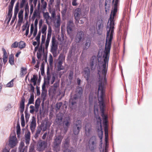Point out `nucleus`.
<instances>
[{
	"label": "nucleus",
	"instance_id": "f257e3e1",
	"mask_svg": "<svg viewBox=\"0 0 152 152\" xmlns=\"http://www.w3.org/2000/svg\"><path fill=\"white\" fill-rule=\"evenodd\" d=\"M111 47V46H105L104 49L103 51L104 62L101 69V72L104 77L103 82V78L102 77H101L99 74L100 71L99 70H98V74L99 75V78L98 81V93L100 94L101 101L99 102V104L102 113H104V109L105 107L103 98L104 96L105 93L104 86L106 84L107 82L106 75Z\"/></svg>",
	"mask_w": 152,
	"mask_h": 152
},
{
	"label": "nucleus",
	"instance_id": "f03ea898",
	"mask_svg": "<svg viewBox=\"0 0 152 152\" xmlns=\"http://www.w3.org/2000/svg\"><path fill=\"white\" fill-rule=\"evenodd\" d=\"M63 138V137L60 134L54 137L53 147L54 150L56 152L59 150L60 145Z\"/></svg>",
	"mask_w": 152,
	"mask_h": 152
},
{
	"label": "nucleus",
	"instance_id": "7ed1b4c3",
	"mask_svg": "<svg viewBox=\"0 0 152 152\" xmlns=\"http://www.w3.org/2000/svg\"><path fill=\"white\" fill-rule=\"evenodd\" d=\"M83 89L81 87H78L76 91V94L72 97L71 96L70 99V102L72 105H74L76 103V100L81 97L82 94Z\"/></svg>",
	"mask_w": 152,
	"mask_h": 152
},
{
	"label": "nucleus",
	"instance_id": "20e7f679",
	"mask_svg": "<svg viewBox=\"0 0 152 152\" xmlns=\"http://www.w3.org/2000/svg\"><path fill=\"white\" fill-rule=\"evenodd\" d=\"M47 76L45 79L46 83L48 84H49L50 83L51 84H53L55 80L56 76L53 74L52 75L50 74L49 69L47 70Z\"/></svg>",
	"mask_w": 152,
	"mask_h": 152
},
{
	"label": "nucleus",
	"instance_id": "39448f33",
	"mask_svg": "<svg viewBox=\"0 0 152 152\" xmlns=\"http://www.w3.org/2000/svg\"><path fill=\"white\" fill-rule=\"evenodd\" d=\"M81 10L79 8H77L74 12V16L76 23H79L80 19L81 17Z\"/></svg>",
	"mask_w": 152,
	"mask_h": 152
},
{
	"label": "nucleus",
	"instance_id": "423d86ee",
	"mask_svg": "<svg viewBox=\"0 0 152 152\" xmlns=\"http://www.w3.org/2000/svg\"><path fill=\"white\" fill-rule=\"evenodd\" d=\"M62 124L64 129L66 132L71 124L69 117H65L63 120Z\"/></svg>",
	"mask_w": 152,
	"mask_h": 152
},
{
	"label": "nucleus",
	"instance_id": "0eeeda50",
	"mask_svg": "<svg viewBox=\"0 0 152 152\" xmlns=\"http://www.w3.org/2000/svg\"><path fill=\"white\" fill-rule=\"evenodd\" d=\"M85 135L87 137L90 136L92 133L91 125L89 123L86 124L85 126Z\"/></svg>",
	"mask_w": 152,
	"mask_h": 152
},
{
	"label": "nucleus",
	"instance_id": "6e6552de",
	"mask_svg": "<svg viewBox=\"0 0 152 152\" xmlns=\"http://www.w3.org/2000/svg\"><path fill=\"white\" fill-rule=\"evenodd\" d=\"M98 60V59L95 56H92L91 58L90 61V66L91 70H93L95 68Z\"/></svg>",
	"mask_w": 152,
	"mask_h": 152
},
{
	"label": "nucleus",
	"instance_id": "1a4fd4ad",
	"mask_svg": "<svg viewBox=\"0 0 152 152\" xmlns=\"http://www.w3.org/2000/svg\"><path fill=\"white\" fill-rule=\"evenodd\" d=\"M52 28L50 27H49L48 30V32L46 40L45 43V49H47L49 45L50 39L51 37L52 33Z\"/></svg>",
	"mask_w": 152,
	"mask_h": 152
},
{
	"label": "nucleus",
	"instance_id": "9d476101",
	"mask_svg": "<svg viewBox=\"0 0 152 152\" xmlns=\"http://www.w3.org/2000/svg\"><path fill=\"white\" fill-rule=\"evenodd\" d=\"M47 142L45 141L41 140L39 141L38 144V149L39 151H43L47 147Z\"/></svg>",
	"mask_w": 152,
	"mask_h": 152
},
{
	"label": "nucleus",
	"instance_id": "9b49d317",
	"mask_svg": "<svg viewBox=\"0 0 152 152\" xmlns=\"http://www.w3.org/2000/svg\"><path fill=\"white\" fill-rule=\"evenodd\" d=\"M17 143V140L15 135H13L9 139V145L11 148H12L16 146Z\"/></svg>",
	"mask_w": 152,
	"mask_h": 152
},
{
	"label": "nucleus",
	"instance_id": "f8f14e48",
	"mask_svg": "<svg viewBox=\"0 0 152 152\" xmlns=\"http://www.w3.org/2000/svg\"><path fill=\"white\" fill-rule=\"evenodd\" d=\"M83 74L86 80L87 81L89 80L90 77V71L88 67H86L84 68Z\"/></svg>",
	"mask_w": 152,
	"mask_h": 152
},
{
	"label": "nucleus",
	"instance_id": "ddd939ff",
	"mask_svg": "<svg viewBox=\"0 0 152 152\" xmlns=\"http://www.w3.org/2000/svg\"><path fill=\"white\" fill-rule=\"evenodd\" d=\"M36 126V118L33 116L30 124V128L32 133L34 132Z\"/></svg>",
	"mask_w": 152,
	"mask_h": 152
},
{
	"label": "nucleus",
	"instance_id": "4468645a",
	"mask_svg": "<svg viewBox=\"0 0 152 152\" xmlns=\"http://www.w3.org/2000/svg\"><path fill=\"white\" fill-rule=\"evenodd\" d=\"M84 33L82 31H79L77 33L75 38V40L77 42H80L82 39L84 35Z\"/></svg>",
	"mask_w": 152,
	"mask_h": 152
},
{
	"label": "nucleus",
	"instance_id": "2eb2a0df",
	"mask_svg": "<svg viewBox=\"0 0 152 152\" xmlns=\"http://www.w3.org/2000/svg\"><path fill=\"white\" fill-rule=\"evenodd\" d=\"M96 141L95 137L92 136L90 138L89 141V148L91 151H93L94 149L95 142Z\"/></svg>",
	"mask_w": 152,
	"mask_h": 152
},
{
	"label": "nucleus",
	"instance_id": "dca6fc26",
	"mask_svg": "<svg viewBox=\"0 0 152 152\" xmlns=\"http://www.w3.org/2000/svg\"><path fill=\"white\" fill-rule=\"evenodd\" d=\"M74 26L73 21L72 20H70L67 23V31L68 34H70Z\"/></svg>",
	"mask_w": 152,
	"mask_h": 152
},
{
	"label": "nucleus",
	"instance_id": "f3484780",
	"mask_svg": "<svg viewBox=\"0 0 152 152\" xmlns=\"http://www.w3.org/2000/svg\"><path fill=\"white\" fill-rule=\"evenodd\" d=\"M58 49L57 44H52L51 46L50 51L54 57L57 55V50Z\"/></svg>",
	"mask_w": 152,
	"mask_h": 152
},
{
	"label": "nucleus",
	"instance_id": "a211bd4d",
	"mask_svg": "<svg viewBox=\"0 0 152 152\" xmlns=\"http://www.w3.org/2000/svg\"><path fill=\"white\" fill-rule=\"evenodd\" d=\"M25 101V99L24 97H23L21 98V100L20 103V113H22L24 111Z\"/></svg>",
	"mask_w": 152,
	"mask_h": 152
},
{
	"label": "nucleus",
	"instance_id": "6ab92c4d",
	"mask_svg": "<svg viewBox=\"0 0 152 152\" xmlns=\"http://www.w3.org/2000/svg\"><path fill=\"white\" fill-rule=\"evenodd\" d=\"M24 146V143L23 142H21L18 148L19 152H27V148Z\"/></svg>",
	"mask_w": 152,
	"mask_h": 152
},
{
	"label": "nucleus",
	"instance_id": "aec40b11",
	"mask_svg": "<svg viewBox=\"0 0 152 152\" xmlns=\"http://www.w3.org/2000/svg\"><path fill=\"white\" fill-rule=\"evenodd\" d=\"M24 10L23 9H21L19 11L18 14V23H21L23 20V12Z\"/></svg>",
	"mask_w": 152,
	"mask_h": 152
},
{
	"label": "nucleus",
	"instance_id": "412c9836",
	"mask_svg": "<svg viewBox=\"0 0 152 152\" xmlns=\"http://www.w3.org/2000/svg\"><path fill=\"white\" fill-rule=\"evenodd\" d=\"M63 118V114H58L56 116V121L58 124H60L62 121Z\"/></svg>",
	"mask_w": 152,
	"mask_h": 152
},
{
	"label": "nucleus",
	"instance_id": "4be33fe9",
	"mask_svg": "<svg viewBox=\"0 0 152 152\" xmlns=\"http://www.w3.org/2000/svg\"><path fill=\"white\" fill-rule=\"evenodd\" d=\"M41 102L39 99L38 98L36 101L35 104V111L38 112Z\"/></svg>",
	"mask_w": 152,
	"mask_h": 152
},
{
	"label": "nucleus",
	"instance_id": "5701e85b",
	"mask_svg": "<svg viewBox=\"0 0 152 152\" xmlns=\"http://www.w3.org/2000/svg\"><path fill=\"white\" fill-rule=\"evenodd\" d=\"M63 61L62 60H60L58 62L57 65V69L58 71L64 69V68L62 65Z\"/></svg>",
	"mask_w": 152,
	"mask_h": 152
},
{
	"label": "nucleus",
	"instance_id": "b1692460",
	"mask_svg": "<svg viewBox=\"0 0 152 152\" xmlns=\"http://www.w3.org/2000/svg\"><path fill=\"white\" fill-rule=\"evenodd\" d=\"M30 132H28L25 134V142L26 144H28L30 139Z\"/></svg>",
	"mask_w": 152,
	"mask_h": 152
},
{
	"label": "nucleus",
	"instance_id": "393cba45",
	"mask_svg": "<svg viewBox=\"0 0 152 152\" xmlns=\"http://www.w3.org/2000/svg\"><path fill=\"white\" fill-rule=\"evenodd\" d=\"M59 80L56 81L53 85L51 86L53 90L55 91L57 90V88L59 86Z\"/></svg>",
	"mask_w": 152,
	"mask_h": 152
},
{
	"label": "nucleus",
	"instance_id": "a878e982",
	"mask_svg": "<svg viewBox=\"0 0 152 152\" xmlns=\"http://www.w3.org/2000/svg\"><path fill=\"white\" fill-rule=\"evenodd\" d=\"M42 130V129L41 128V127L38 126L37 127L36 133L34 136V137L35 138L37 139L38 137Z\"/></svg>",
	"mask_w": 152,
	"mask_h": 152
},
{
	"label": "nucleus",
	"instance_id": "bb28decb",
	"mask_svg": "<svg viewBox=\"0 0 152 152\" xmlns=\"http://www.w3.org/2000/svg\"><path fill=\"white\" fill-rule=\"evenodd\" d=\"M9 62L11 65L14 64V56L13 54H11L9 58Z\"/></svg>",
	"mask_w": 152,
	"mask_h": 152
},
{
	"label": "nucleus",
	"instance_id": "cd10ccee",
	"mask_svg": "<svg viewBox=\"0 0 152 152\" xmlns=\"http://www.w3.org/2000/svg\"><path fill=\"white\" fill-rule=\"evenodd\" d=\"M26 44L25 42L23 41H20L18 42V47L19 48L22 49L25 47Z\"/></svg>",
	"mask_w": 152,
	"mask_h": 152
},
{
	"label": "nucleus",
	"instance_id": "c85d7f7f",
	"mask_svg": "<svg viewBox=\"0 0 152 152\" xmlns=\"http://www.w3.org/2000/svg\"><path fill=\"white\" fill-rule=\"evenodd\" d=\"M81 128V127L77 126V127H74L73 129V132L74 134L76 135H77L79 133L80 129Z\"/></svg>",
	"mask_w": 152,
	"mask_h": 152
},
{
	"label": "nucleus",
	"instance_id": "c756f323",
	"mask_svg": "<svg viewBox=\"0 0 152 152\" xmlns=\"http://www.w3.org/2000/svg\"><path fill=\"white\" fill-rule=\"evenodd\" d=\"M43 15L45 19L46 22L48 23V20L49 19L50 17L49 13L48 12H46L45 13L43 12Z\"/></svg>",
	"mask_w": 152,
	"mask_h": 152
},
{
	"label": "nucleus",
	"instance_id": "7c9ffc66",
	"mask_svg": "<svg viewBox=\"0 0 152 152\" xmlns=\"http://www.w3.org/2000/svg\"><path fill=\"white\" fill-rule=\"evenodd\" d=\"M40 127H41V128L42 129V130L44 132L45 131L48 127V123L47 122L45 125L44 124H41Z\"/></svg>",
	"mask_w": 152,
	"mask_h": 152
},
{
	"label": "nucleus",
	"instance_id": "2f4dec72",
	"mask_svg": "<svg viewBox=\"0 0 152 152\" xmlns=\"http://www.w3.org/2000/svg\"><path fill=\"white\" fill-rule=\"evenodd\" d=\"M47 26L46 25H44L41 29V32L44 35H46Z\"/></svg>",
	"mask_w": 152,
	"mask_h": 152
},
{
	"label": "nucleus",
	"instance_id": "473e14b6",
	"mask_svg": "<svg viewBox=\"0 0 152 152\" xmlns=\"http://www.w3.org/2000/svg\"><path fill=\"white\" fill-rule=\"evenodd\" d=\"M34 17L36 16L37 18H40V14L39 10H35L34 11L33 14Z\"/></svg>",
	"mask_w": 152,
	"mask_h": 152
},
{
	"label": "nucleus",
	"instance_id": "72a5a7b5",
	"mask_svg": "<svg viewBox=\"0 0 152 152\" xmlns=\"http://www.w3.org/2000/svg\"><path fill=\"white\" fill-rule=\"evenodd\" d=\"M16 129L17 134L18 135V137H19L20 135L21 132L19 124H17Z\"/></svg>",
	"mask_w": 152,
	"mask_h": 152
},
{
	"label": "nucleus",
	"instance_id": "f704fd0d",
	"mask_svg": "<svg viewBox=\"0 0 152 152\" xmlns=\"http://www.w3.org/2000/svg\"><path fill=\"white\" fill-rule=\"evenodd\" d=\"M29 24L28 21H26L25 25H24L22 26V31H24L28 28H29Z\"/></svg>",
	"mask_w": 152,
	"mask_h": 152
},
{
	"label": "nucleus",
	"instance_id": "c9c22d12",
	"mask_svg": "<svg viewBox=\"0 0 152 152\" xmlns=\"http://www.w3.org/2000/svg\"><path fill=\"white\" fill-rule=\"evenodd\" d=\"M91 43V42L90 40L87 41L86 42L85 44L84 49H88Z\"/></svg>",
	"mask_w": 152,
	"mask_h": 152
},
{
	"label": "nucleus",
	"instance_id": "e433bc0d",
	"mask_svg": "<svg viewBox=\"0 0 152 152\" xmlns=\"http://www.w3.org/2000/svg\"><path fill=\"white\" fill-rule=\"evenodd\" d=\"M25 113L26 121L28 122L30 117V114L27 112V109L25 110Z\"/></svg>",
	"mask_w": 152,
	"mask_h": 152
},
{
	"label": "nucleus",
	"instance_id": "4c0bfd02",
	"mask_svg": "<svg viewBox=\"0 0 152 152\" xmlns=\"http://www.w3.org/2000/svg\"><path fill=\"white\" fill-rule=\"evenodd\" d=\"M34 95L33 94H31L30 98L29 99V104H33L34 102Z\"/></svg>",
	"mask_w": 152,
	"mask_h": 152
},
{
	"label": "nucleus",
	"instance_id": "58836bf2",
	"mask_svg": "<svg viewBox=\"0 0 152 152\" xmlns=\"http://www.w3.org/2000/svg\"><path fill=\"white\" fill-rule=\"evenodd\" d=\"M26 0H22L20 4V8H22L23 7L24 5L25 6L26 3Z\"/></svg>",
	"mask_w": 152,
	"mask_h": 152
},
{
	"label": "nucleus",
	"instance_id": "ea45409f",
	"mask_svg": "<svg viewBox=\"0 0 152 152\" xmlns=\"http://www.w3.org/2000/svg\"><path fill=\"white\" fill-rule=\"evenodd\" d=\"M101 116L103 118V121H107V115H105L104 113H102Z\"/></svg>",
	"mask_w": 152,
	"mask_h": 152
},
{
	"label": "nucleus",
	"instance_id": "a19ab883",
	"mask_svg": "<svg viewBox=\"0 0 152 152\" xmlns=\"http://www.w3.org/2000/svg\"><path fill=\"white\" fill-rule=\"evenodd\" d=\"M47 92V91H42L41 96L44 101L45 100V99Z\"/></svg>",
	"mask_w": 152,
	"mask_h": 152
},
{
	"label": "nucleus",
	"instance_id": "79ce46f5",
	"mask_svg": "<svg viewBox=\"0 0 152 152\" xmlns=\"http://www.w3.org/2000/svg\"><path fill=\"white\" fill-rule=\"evenodd\" d=\"M13 7H8V11L7 14L8 16H10L12 15V10Z\"/></svg>",
	"mask_w": 152,
	"mask_h": 152
},
{
	"label": "nucleus",
	"instance_id": "37998d69",
	"mask_svg": "<svg viewBox=\"0 0 152 152\" xmlns=\"http://www.w3.org/2000/svg\"><path fill=\"white\" fill-rule=\"evenodd\" d=\"M2 50L3 51V58H8V55L5 49L2 48Z\"/></svg>",
	"mask_w": 152,
	"mask_h": 152
},
{
	"label": "nucleus",
	"instance_id": "c03bdc74",
	"mask_svg": "<svg viewBox=\"0 0 152 152\" xmlns=\"http://www.w3.org/2000/svg\"><path fill=\"white\" fill-rule=\"evenodd\" d=\"M49 12L51 14V16L53 18H55L56 16V11L55 10H49Z\"/></svg>",
	"mask_w": 152,
	"mask_h": 152
},
{
	"label": "nucleus",
	"instance_id": "a18cd8bd",
	"mask_svg": "<svg viewBox=\"0 0 152 152\" xmlns=\"http://www.w3.org/2000/svg\"><path fill=\"white\" fill-rule=\"evenodd\" d=\"M41 8L43 10H45L47 6V3L46 1L41 2Z\"/></svg>",
	"mask_w": 152,
	"mask_h": 152
},
{
	"label": "nucleus",
	"instance_id": "49530a36",
	"mask_svg": "<svg viewBox=\"0 0 152 152\" xmlns=\"http://www.w3.org/2000/svg\"><path fill=\"white\" fill-rule=\"evenodd\" d=\"M62 104V102H58L56 104V110H59Z\"/></svg>",
	"mask_w": 152,
	"mask_h": 152
},
{
	"label": "nucleus",
	"instance_id": "de8ad7c7",
	"mask_svg": "<svg viewBox=\"0 0 152 152\" xmlns=\"http://www.w3.org/2000/svg\"><path fill=\"white\" fill-rule=\"evenodd\" d=\"M13 80H12L10 82H9L6 85L7 87H12L13 86Z\"/></svg>",
	"mask_w": 152,
	"mask_h": 152
},
{
	"label": "nucleus",
	"instance_id": "09e8293b",
	"mask_svg": "<svg viewBox=\"0 0 152 152\" xmlns=\"http://www.w3.org/2000/svg\"><path fill=\"white\" fill-rule=\"evenodd\" d=\"M81 121L80 120H78L76 121L75 123V124L76 126V127H77V126H79L81 127Z\"/></svg>",
	"mask_w": 152,
	"mask_h": 152
},
{
	"label": "nucleus",
	"instance_id": "8fccbe9b",
	"mask_svg": "<svg viewBox=\"0 0 152 152\" xmlns=\"http://www.w3.org/2000/svg\"><path fill=\"white\" fill-rule=\"evenodd\" d=\"M18 46V43L17 42H15L12 45L11 47L12 48H17Z\"/></svg>",
	"mask_w": 152,
	"mask_h": 152
},
{
	"label": "nucleus",
	"instance_id": "3c124183",
	"mask_svg": "<svg viewBox=\"0 0 152 152\" xmlns=\"http://www.w3.org/2000/svg\"><path fill=\"white\" fill-rule=\"evenodd\" d=\"M29 86H30V89L29 91L32 93L34 92L35 89L34 87L33 86L32 84H30Z\"/></svg>",
	"mask_w": 152,
	"mask_h": 152
},
{
	"label": "nucleus",
	"instance_id": "603ef678",
	"mask_svg": "<svg viewBox=\"0 0 152 152\" xmlns=\"http://www.w3.org/2000/svg\"><path fill=\"white\" fill-rule=\"evenodd\" d=\"M38 79V76L37 75H33V77L31 79V81H37Z\"/></svg>",
	"mask_w": 152,
	"mask_h": 152
},
{
	"label": "nucleus",
	"instance_id": "864d4df0",
	"mask_svg": "<svg viewBox=\"0 0 152 152\" xmlns=\"http://www.w3.org/2000/svg\"><path fill=\"white\" fill-rule=\"evenodd\" d=\"M33 105H31L30 107V108L31 109L30 110V113L31 114H33L34 112L35 111V108Z\"/></svg>",
	"mask_w": 152,
	"mask_h": 152
},
{
	"label": "nucleus",
	"instance_id": "5fc2aeb1",
	"mask_svg": "<svg viewBox=\"0 0 152 152\" xmlns=\"http://www.w3.org/2000/svg\"><path fill=\"white\" fill-rule=\"evenodd\" d=\"M56 40L55 36H53L52 37L51 43L52 44H57L56 43Z\"/></svg>",
	"mask_w": 152,
	"mask_h": 152
},
{
	"label": "nucleus",
	"instance_id": "6e6d98bb",
	"mask_svg": "<svg viewBox=\"0 0 152 152\" xmlns=\"http://www.w3.org/2000/svg\"><path fill=\"white\" fill-rule=\"evenodd\" d=\"M104 131H105V141L107 142V138L108 136V129L107 130L106 127H105L104 128Z\"/></svg>",
	"mask_w": 152,
	"mask_h": 152
},
{
	"label": "nucleus",
	"instance_id": "4d7b16f0",
	"mask_svg": "<svg viewBox=\"0 0 152 152\" xmlns=\"http://www.w3.org/2000/svg\"><path fill=\"white\" fill-rule=\"evenodd\" d=\"M46 35H42V36L41 43L44 44L45 42L46 39Z\"/></svg>",
	"mask_w": 152,
	"mask_h": 152
},
{
	"label": "nucleus",
	"instance_id": "13d9d810",
	"mask_svg": "<svg viewBox=\"0 0 152 152\" xmlns=\"http://www.w3.org/2000/svg\"><path fill=\"white\" fill-rule=\"evenodd\" d=\"M60 21H61V18L60 17V15H58L57 16V21H56V23L57 25L59 26L60 25Z\"/></svg>",
	"mask_w": 152,
	"mask_h": 152
},
{
	"label": "nucleus",
	"instance_id": "bf43d9fd",
	"mask_svg": "<svg viewBox=\"0 0 152 152\" xmlns=\"http://www.w3.org/2000/svg\"><path fill=\"white\" fill-rule=\"evenodd\" d=\"M46 81H45L42 86V91H47L46 89Z\"/></svg>",
	"mask_w": 152,
	"mask_h": 152
},
{
	"label": "nucleus",
	"instance_id": "052dcab7",
	"mask_svg": "<svg viewBox=\"0 0 152 152\" xmlns=\"http://www.w3.org/2000/svg\"><path fill=\"white\" fill-rule=\"evenodd\" d=\"M69 141L68 140H66L64 143V147L65 148L68 147L69 146Z\"/></svg>",
	"mask_w": 152,
	"mask_h": 152
},
{
	"label": "nucleus",
	"instance_id": "680f3d73",
	"mask_svg": "<svg viewBox=\"0 0 152 152\" xmlns=\"http://www.w3.org/2000/svg\"><path fill=\"white\" fill-rule=\"evenodd\" d=\"M21 73L23 75L26 73L27 69L26 68H24L23 67L21 68Z\"/></svg>",
	"mask_w": 152,
	"mask_h": 152
},
{
	"label": "nucleus",
	"instance_id": "e2e57ef3",
	"mask_svg": "<svg viewBox=\"0 0 152 152\" xmlns=\"http://www.w3.org/2000/svg\"><path fill=\"white\" fill-rule=\"evenodd\" d=\"M17 15L14 14L13 17L12 18V20H11L10 23L11 25H12L14 22V21L17 18Z\"/></svg>",
	"mask_w": 152,
	"mask_h": 152
},
{
	"label": "nucleus",
	"instance_id": "0e129e2a",
	"mask_svg": "<svg viewBox=\"0 0 152 152\" xmlns=\"http://www.w3.org/2000/svg\"><path fill=\"white\" fill-rule=\"evenodd\" d=\"M40 37L37 36L35 39L37 40V42L38 43V46H39L40 44Z\"/></svg>",
	"mask_w": 152,
	"mask_h": 152
},
{
	"label": "nucleus",
	"instance_id": "69168bd1",
	"mask_svg": "<svg viewBox=\"0 0 152 152\" xmlns=\"http://www.w3.org/2000/svg\"><path fill=\"white\" fill-rule=\"evenodd\" d=\"M53 59L52 56L50 54L49 57V62L50 64H52L53 62Z\"/></svg>",
	"mask_w": 152,
	"mask_h": 152
},
{
	"label": "nucleus",
	"instance_id": "338daca9",
	"mask_svg": "<svg viewBox=\"0 0 152 152\" xmlns=\"http://www.w3.org/2000/svg\"><path fill=\"white\" fill-rule=\"evenodd\" d=\"M42 56V52H39L38 51L37 53V57L38 59H40Z\"/></svg>",
	"mask_w": 152,
	"mask_h": 152
},
{
	"label": "nucleus",
	"instance_id": "774afa93",
	"mask_svg": "<svg viewBox=\"0 0 152 152\" xmlns=\"http://www.w3.org/2000/svg\"><path fill=\"white\" fill-rule=\"evenodd\" d=\"M34 147L33 146H31L30 147L29 149V152H35Z\"/></svg>",
	"mask_w": 152,
	"mask_h": 152
}]
</instances>
